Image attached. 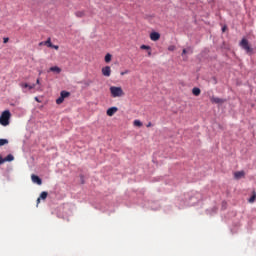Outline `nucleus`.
Wrapping results in <instances>:
<instances>
[{
    "mask_svg": "<svg viewBox=\"0 0 256 256\" xmlns=\"http://www.w3.org/2000/svg\"><path fill=\"white\" fill-rule=\"evenodd\" d=\"M15 159V157L12 155V154H9L7 155L5 158H4V163H7V161L11 162Z\"/></svg>",
    "mask_w": 256,
    "mask_h": 256,
    "instance_id": "nucleus-16",
    "label": "nucleus"
},
{
    "mask_svg": "<svg viewBox=\"0 0 256 256\" xmlns=\"http://www.w3.org/2000/svg\"><path fill=\"white\" fill-rule=\"evenodd\" d=\"M3 163H5L4 158L0 155V165H3Z\"/></svg>",
    "mask_w": 256,
    "mask_h": 256,
    "instance_id": "nucleus-25",
    "label": "nucleus"
},
{
    "mask_svg": "<svg viewBox=\"0 0 256 256\" xmlns=\"http://www.w3.org/2000/svg\"><path fill=\"white\" fill-rule=\"evenodd\" d=\"M49 195V193L43 191L41 192L40 196L37 199V205H39L41 203V199L42 201H45V199H47V196Z\"/></svg>",
    "mask_w": 256,
    "mask_h": 256,
    "instance_id": "nucleus-9",
    "label": "nucleus"
},
{
    "mask_svg": "<svg viewBox=\"0 0 256 256\" xmlns=\"http://www.w3.org/2000/svg\"><path fill=\"white\" fill-rule=\"evenodd\" d=\"M70 95L71 93L65 90L61 91L60 93V96L63 97L64 99H67V97H69Z\"/></svg>",
    "mask_w": 256,
    "mask_h": 256,
    "instance_id": "nucleus-15",
    "label": "nucleus"
},
{
    "mask_svg": "<svg viewBox=\"0 0 256 256\" xmlns=\"http://www.w3.org/2000/svg\"><path fill=\"white\" fill-rule=\"evenodd\" d=\"M50 48H52V49H56V51L59 49V46H57V45H53L52 44V46H50Z\"/></svg>",
    "mask_w": 256,
    "mask_h": 256,
    "instance_id": "nucleus-26",
    "label": "nucleus"
},
{
    "mask_svg": "<svg viewBox=\"0 0 256 256\" xmlns=\"http://www.w3.org/2000/svg\"><path fill=\"white\" fill-rule=\"evenodd\" d=\"M148 57H151V50L148 51Z\"/></svg>",
    "mask_w": 256,
    "mask_h": 256,
    "instance_id": "nucleus-31",
    "label": "nucleus"
},
{
    "mask_svg": "<svg viewBox=\"0 0 256 256\" xmlns=\"http://www.w3.org/2000/svg\"><path fill=\"white\" fill-rule=\"evenodd\" d=\"M64 101H65V99L61 96L58 99H56L57 105H61V103H63Z\"/></svg>",
    "mask_w": 256,
    "mask_h": 256,
    "instance_id": "nucleus-23",
    "label": "nucleus"
},
{
    "mask_svg": "<svg viewBox=\"0 0 256 256\" xmlns=\"http://www.w3.org/2000/svg\"><path fill=\"white\" fill-rule=\"evenodd\" d=\"M245 177V171H237L234 173L235 179H243Z\"/></svg>",
    "mask_w": 256,
    "mask_h": 256,
    "instance_id": "nucleus-11",
    "label": "nucleus"
},
{
    "mask_svg": "<svg viewBox=\"0 0 256 256\" xmlns=\"http://www.w3.org/2000/svg\"><path fill=\"white\" fill-rule=\"evenodd\" d=\"M31 179L34 183H36L37 185H42L43 181L41 180V178H39V176L32 174L31 175Z\"/></svg>",
    "mask_w": 256,
    "mask_h": 256,
    "instance_id": "nucleus-10",
    "label": "nucleus"
},
{
    "mask_svg": "<svg viewBox=\"0 0 256 256\" xmlns=\"http://www.w3.org/2000/svg\"><path fill=\"white\" fill-rule=\"evenodd\" d=\"M49 71H51L52 73H57L59 75V73H61V68H59V66H52L50 67Z\"/></svg>",
    "mask_w": 256,
    "mask_h": 256,
    "instance_id": "nucleus-12",
    "label": "nucleus"
},
{
    "mask_svg": "<svg viewBox=\"0 0 256 256\" xmlns=\"http://www.w3.org/2000/svg\"><path fill=\"white\" fill-rule=\"evenodd\" d=\"M147 127H151V122H149V123L147 124Z\"/></svg>",
    "mask_w": 256,
    "mask_h": 256,
    "instance_id": "nucleus-33",
    "label": "nucleus"
},
{
    "mask_svg": "<svg viewBox=\"0 0 256 256\" xmlns=\"http://www.w3.org/2000/svg\"><path fill=\"white\" fill-rule=\"evenodd\" d=\"M140 49H143V50H146V51H151V46L141 45Z\"/></svg>",
    "mask_w": 256,
    "mask_h": 256,
    "instance_id": "nucleus-22",
    "label": "nucleus"
},
{
    "mask_svg": "<svg viewBox=\"0 0 256 256\" xmlns=\"http://www.w3.org/2000/svg\"><path fill=\"white\" fill-rule=\"evenodd\" d=\"M3 42H4V43H9V38H4V39H3Z\"/></svg>",
    "mask_w": 256,
    "mask_h": 256,
    "instance_id": "nucleus-28",
    "label": "nucleus"
},
{
    "mask_svg": "<svg viewBox=\"0 0 256 256\" xmlns=\"http://www.w3.org/2000/svg\"><path fill=\"white\" fill-rule=\"evenodd\" d=\"M44 45H47V47H53V44L51 43V38H48L47 41L44 42Z\"/></svg>",
    "mask_w": 256,
    "mask_h": 256,
    "instance_id": "nucleus-21",
    "label": "nucleus"
},
{
    "mask_svg": "<svg viewBox=\"0 0 256 256\" xmlns=\"http://www.w3.org/2000/svg\"><path fill=\"white\" fill-rule=\"evenodd\" d=\"M255 201H256V192L253 191L252 196L249 198L248 202L255 203Z\"/></svg>",
    "mask_w": 256,
    "mask_h": 256,
    "instance_id": "nucleus-17",
    "label": "nucleus"
},
{
    "mask_svg": "<svg viewBox=\"0 0 256 256\" xmlns=\"http://www.w3.org/2000/svg\"><path fill=\"white\" fill-rule=\"evenodd\" d=\"M187 53V49H183L182 55H185Z\"/></svg>",
    "mask_w": 256,
    "mask_h": 256,
    "instance_id": "nucleus-29",
    "label": "nucleus"
},
{
    "mask_svg": "<svg viewBox=\"0 0 256 256\" xmlns=\"http://www.w3.org/2000/svg\"><path fill=\"white\" fill-rule=\"evenodd\" d=\"M9 143V140L7 139H0V147H3V145H7Z\"/></svg>",
    "mask_w": 256,
    "mask_h": 256,
    "instance_id": "nucleus-20",
    "label": "nucleus"
},
{
    "mask_svg": "<svg viewBox=\"0 0 256 256\" xmlns=\"http://www.w3.org/2000/svg\"><path fill=\"white\" fill-rule=\"evenodd\" d=\"M133 123H134L135 127H143V123L141 121H139V120H134Z\"/></svg>",
    "mask_w": 256,
    "mask_h": 256,
    "instance_id": "nucleus-18",
    "label": "nucleus"
},
{
    "mask_svg": "<svg viewBox=\"0 0 256 256\" xmlns=\"http://www.w3.org/2000/svg\"><path fill=\"white\" fill-rule=\"evenodd\" d=\"M102 75L104 77H111V67L110 66H106L102 68Z\"/></svg>",
    "mask_w": 256,
    "mask_h": 256,
    "instance_id": "nucleus-5",
    "label": "nucleus"
},
{
    "mask_svg": "<svg viewBox=\"0 0 256 256\" xmlns=\"http://www.w3.org/2000/svg\"><path fill=\"white\" fill-rule=\"evenodd\" d=\"M210 101H211V103H216V104H218V105H222V103L225 102V99L219 98V97H212V98L210 99Z\"/></svg>",
    "mask_w": 256,
    "mask_h": 256,
    "instance_id": "nucleus-8",
    "label": "nucleus"
},
{
    "mask_svg": "<svg viewBox=\"0 0 256 256\" xmlns=\"http://www.w3.org/2000/svg\"><path fill=\"white\" fill-rule=\"evenodd\" d=\"M110 94L113 98L125 97V92L123 91V88H121V86H111Z\"/></svg>",
    "mask_w": 256,
    "mask_h": 256,
    "instance_id": "nucleus-1",
    "label": "nucleus"
},
{
    "mask_svg": "<svg viewBox=\"0 0 256 256\" xmlns=\"http://www.w3.org/2000/svg\"><path fill=\"white\" fill-rule=\"evenodd\" d=\"M75 16L78 17V18H83V17H85V11H83V10L76 11Z\"/></svg>",
    "mask_w": 256,
    "mask_h": 256,
    "instance_id": "nucleus-14",
    "label": "nucleus"
},
{
    "mask_svg": "<svg viewBox=\"0 0 256 256\" xmlns=\"http://www.w3.org/2000/svg\"><path fill=\"white\" fill-rule=\"evenodd\" d=\"M105 62L106 63H111V59H112V56H111V54H106V56H105Z\"/></svg>",
    "mask_w": 256,
    "mask_h": 256,
    "instance_id": "nucleus-19",
    "label": "nucleus"
},
{
    "mask_svg": "<svg viewBox=\"0 0 256 256\" xmlns=\"http://www.w3.org/2000/svg\"><path fill=\"white\" fill-rule=\"evenodd\" d=\"M35 101H37L39 103V98L38 97H35Z\"/></svg>",
    "mask_w": 256,
    "mask_h": 256,
    "instance_id": "nucleus-32",
    "label": "nucleus"
},
{
    "mask_svg": "<svg viewBox=\"0 0 256 256\" xmlns=\"http://www.w3.org/2000/svg\"><path fill=\"white\" fill-rule=\"evenodd\" d=\"M192 93L195 95V97H199L201 95V89L195 87L192 89Z\"/></svg>",
    "mask_w": 256,
    "mask_h": 256,
    "instance_id": "nucleus-13",
    "label": "nucleus"
},
{
    "mask_svg": "<svg viewBox=\"0 0 256 256\" xmlns=\"http://www.w3.org/2000/svg\"><path fill=\"white\" fill-rule=\"evenodd\" d=\"M168 51H175V46H174V45L169 46V47H168Z\"/></svg>",
    "mask_w": 256,
    "mask_h": 256,
    "instance_id": "nucleus-24",
    "label": "nucleus"
},
{
    "mask_svg": "<svg viewBox=\"0 0 256 256\" xmlns=\"http://www.w3.org/2000/svg\"><path fill=\"white\" fill-rule=\"evenodd\" d=\"M9 119H11V112L9 110H5L0 116V125L7 127V125H9Z\"/></svg>",
    "mask_w": 256,
    "mask_h": 256,
    "instance_id": "nucleus-3",
    "label": "nucleus"
},
{
    "mask_svg": "<svg viewBox=\"0 0 256 256\" xmlns=\"http://www.w3.org/2000/svg\"><path fill=\"white\" fill-rule=\"evenodd\" d=\"M241 49L247 53V55H253V47H251V44H249V40L246 38H243L239 43Z\"/></svg>",
    "mask_w": 256,
    "mask_h": 256,
    "instance_id": "nucleus-2",
    "label": "nucleus"
},
{
    "mask_svg": "<svg viewBox=\"0 0 256 256\" xmlns=\"http://www.w3.org/2000/svg\"><path fill=\"white\" fill-rule=\"evenodd\" d=\"M222 31L225 32V27L222 28Z\"/></svg>",
    "mask_w": 256,
    "mask_h": 256,
    "instance_id": "nucleus-34",
    "label": "nucleus"
},
{
    "mask_svg": "<svg viewBox=\"0 0 256 256\" xmlns=\"http://www.w3.org/2000/svg\"><path fill=\"white\" fill-rule=\"evenodd\" d=\"M41 81L39 80V78L36 80V85H40Z\"/></svg>",
    "mask_w": 256,
    "mask_h": 256,
    "instance_id": "nucleus-30",
    "label": "nucleus"
},
{
    "mask_svg": "<svg viewBox=\"0 0 256 256\" xmlns=\"http://www.w3.org/2000/svg\"><path fill=\"white\" fill-rule=\"evenodd\" d=\"M150 39L151 41H159V39H161V34H159V32H152L150 33Z\"/></svg>",
    "mask_w": 256,
    "mask_h": 256,
    "instance_id": "nucleus-7",
    "label": "nucleus"
},
{
    "mask_svg": "<svg viewBox=\"0 0 256 256\" xmlns=\"http://www.w3.org/2000/svg\"><path fill=\"white\" fill-rule=\"evenodd\" d=\"M119 111V108L117 107H111L106 111V115H108V117H113V115H115V113H117Z\"/></svg>",
    "mask_w": 256,
    "mask_h": 256,
    "instance_id": "nucleus-6",
    "label": "nucleus"
},
{
    "mask_svg": "<svg viewBox=\"0 0 256 256\" xmlns=\"http://www.w3.org/2000/svg\"><path fill=\"white\" fill-rule=\"evenodd\" d=\"M23 93H27V90L26 89H29V91H31L32 89H35V84H32V85H29L25 82H22L19 84Z\"/></svg>",
    "mask_w": 256,
    "mask_h": 256,
    "instance_id": "nucleus-4",
    "label": "nucleus"
},
{
    "mask_svg": "<svg viewBox=\"0 0 256 256\" xmlns=\"http://www.w3.org/2000/svg\"><path fill=\"white\" fill-rule=\"evenodd\" d=\"M127 73H129V70H126L124 72H121L120 75H127Z\"/></svg>",
    "mask_w": 256,
    "mask_h": 256,
    "instance_id": "nucleus-27",
    "label": "nucleus"
}]
</instances>
